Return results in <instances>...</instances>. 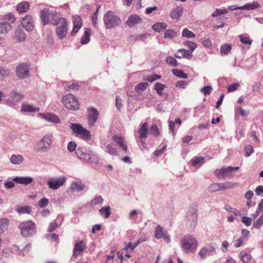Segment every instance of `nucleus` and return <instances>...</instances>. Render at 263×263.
<instances>
[{
  "label": "nucleus",
  "mask_w": 263,
  "mask_h": 263,
  "mask_svg": "<svg viewBox=\"0 0 263 263\" xmlns=\"http://www.w3.org/2000/svg\"><path fill=\"white\" fill-rule=\"evenodd\" d=\"M41 18L44 25L49 23L55 26L61 22V19L65 18L61 17L60 14L55 11H49L48 9H44L40 11Z\"/></svg>",
  "instance_id": "obj_1"
},
{
  "label": "nucleus",
  "mask_w": 263,
  "mask_h": 263,
  "mask_svg": "<svg viewBox=\"0 0 263 263\" xmlns=\"http://www.w3.org/2000/svg\"><path fill=\"white\" fill-rule=\"evenodd\" d=\"M52 143V135L47 134L34 146V151L40 154L47 153L50 149Z\"/></svg>",
  "instance_id": "obj_2"
},
{
  "label": "nucleus",
  "mask_w": 263,
  "mask_h": 263,
  "mask_svg": "<svg viewBox=\"0 0 263 263\" xmlns=\"http://www.w3.org/2000/svg\"><path fill=\"white\" fill-rule=\"evenodd\" d=\"M103 21L106 28L112 29L120 26L121 20L115 12L108 11L104 15Z\"/></svg>",
  "instance_id": "obj_3"
},
{
  "label": "nucleus",
  "mask_w": 263,
  "mask_h": 263,
  "mask_svg": "<svg viewBox=\"0 0 263 263\" xmlns=\"http://www.w3.org/2000/svg\"><path fill=\"white\" fill-rule=\"evenodd\" d=\"M76 155L82 160L86 162L96 163L98 161L97 155L85 147H79L76 149Z\"/></svg>",
  "instance_id": "obj_4"
},
{
  "label": "nucleus",
  "mask_w": 263,
  "mask_h": 263,
  "mask_svg": "<svg viewBox=\"0 0 263 263\" xmlns=\"http://www.w3.org/2000/svg\"><path fill=\"white\" fill-rule=\"evenodd\" d=\"M21 234L24 237H30L35 234L36 227L35 224L31 220L21 222L18 225Z\"/></svg>",
  "instance_id": "obj_5"
},
{
  "label": "nucleus",
  "mask_w": 263,
  "mask_h": 263,
  "mask_svg": "<svg viewBox=\"0 0 263 263\" xmlns=\"http://www.w3.org/2000/svg\"><path fill=\"white\" fill-rule=\"evenodd\" d=\"M197 246V241L196 238L192 235H186L182 240L181 248L186 253L194 252Z\"/></svg>",
  "instance_id": "obj_6"
},
{
  "label": "nucleus",
  "mask_w": 263,
  "mask_h": 263,
  "mask_svg": "<svg viewBox=\"0 0 263 263\" xmlns=\"http://www.w3.org/2000/svg\"><path fill=\"white\" fill-rule=\"evenodd\" d=\"M70 129L76 136L81 138L84 140H87L91 138L90 132L78 123H71Z\"/></svg>",
  "instance_id": "obj_7"
},
{
  "label": "nucleus",
  "mask_w": 263,
  "mask_h": 263,
  "mask_svg": "<svg viewBox=\"0 0 263 263\" xmlns=\"http://www.w3.org/2000/svg\"><path fill=\"white\" fill-rule=\"evenodd\" d=\"M239 169V167L238 166H223L220 169H216L215 170L214 173L216 177L219 179H223L226 177L232 178L233 172L237 171Z\"/></svg>",
  "instance_id": "obj_8"
},
{
  "label": "nucleus",
  "mask_w": 263,
  "mask_h": 263,
  "mask_svg": "<svg viewBox=\"0 0 263 263\" xmlns=\"http://www.w3.org/2000/svg\"><path fill=\"white\" fill-rule=\"evenodd\" d=\"M62 101L67 108L75 110L79 107V103L77 98L71 93L64 96L62 98Z\"/></svg>",
  "instance_id": "obj_9"
},
{
  "label": "nucleus",
  "mask_w": 263,
  "mask_h": 263,
  "mask_svg": "<svg viewBox=\"0 0 263 263\" xmlns=\"http://www.w3.org/2000/svg\"><path fill=\"white\" fill-rule=\"evenodd\" d=\"M197 210L195 206H190L186 218V224L191 229H194L197 224Z\"/></svg>",
  "instance_id": "obj_10"
},
{
  "label": "nucleus",
  "mask_w": 263,
  "mask_h": 263,
  "mask_svg": "<svg viewBox=\"0 0 263 263\" xmlns=\"http://www.w3.org/2000/svg\"><path fill=\"white\" fill-rule=\"evenodd\" d=\"M60 21L61 22L58 24L55 25L57 26L55 32L58 37L60 40H63L67 34V22L65 18L61 19Z\"/></svg>",
  "instance_id": "obj_11"
},
{
  "label": "nucleus",
  "mask_w": 263,
  "mask_h": 263,
  "mask_svg": "<svg viewBox=\"0 0 263 263\" xmlns=\"http://www.w3.org/2000/svg\"><path fill=\"white\" fill-rule=\"evenodd\" d=\"M16 76L20 79H25L29 77L30 68L25 63H21L15 69Z\"/></svg>",
  "instance_id": "obj_12"
},
{
  "label": "nucleus",
  "mask_w": 263,
  "mask_h": 263,
  "mask_svg": "<svg viewBox=\"0 0 263 263\" xmlns=\"http://www.w3.org/2000/svg\"><path fill=\"white\" fill-rule=\"evenodd\" d=\"M66 182V178L64 177L59 178H50L47 182L48 186L53 190H57L63 185Z\"/></svg>",
  "instance_id": "obj_13"
},
{
  "label": "nucleus",
  "mask_w": 263,
  "mask_h": 263,
  "mask_svg": "<svg viewBox=\"0 0 263 263\" xmlns=\"http://www.w3.org/2000/svg\"><path fill=\"white\" fill-rule=\"evenodd\" d=\"M155 237L158 239H163L167 243L171 241L170 236L167 235L166 231L160 225H157L155 228Z\"/></svg>",
  "instance_id": "obj_14"
},
{
  "label": "nucleus",
  "mask_w": 263,
  "mask_h": 263,
  "mask_svg": "<svg viewBox=\"0 0 263 263\" xmlns=\"http://www.w3.org/2000/svg\"><path fill=\"white\" fill-rule=\"evenodd\" d=\"M98 116L99 112L95 108L90 107L88 109V122L90 127L93 126L98 119Z\"/></svg>",
  "instance_id": "obj_15"
},
{
  "label": "nucleus",
  "mask_w": 263,
  "mask_h": 263,
  "mask_svg": "<svg viewBox=\"0 0 263 263\" xmlns=\"http://www.w3.org/2000/svg\"><path fill=\"white\" fill-rule=\"evenodd\" d=\"M22 99V96L15 91H12L9 97L6 100V103L10 106H14Z\"/></svg>",
  "instance_id": "obj_16"
},
{
  "label": "nucleus",
  "mask_w": 263,
  "mask_h": 263,
  "mask_svg": "<svg viewBox=\"0 0 263 263\" xmlns=\"http://www.w3.org/2000/svg\"><path fill=\"white\" fill-rule=\"evenodd\" d=\"M21 23L23 27L28 32L32 31L34 28L33 18L30 15H25L22 19Z\"/></svg>",
  "instance_id": "obj_17"
},
{
  "label": "nucleus",
  "mask_w": 263,
  "mask_h": 263,
  "mask_svg": "<svg viewBox=\"0 0 263 263\" xmlns=\"http://www.w3.org/2000/svg\"><path fill=\"white\" fill-rule=\"evenodd\" d=\"M86 248V246L83 240L77 241L74 246L73 256L76 257L79 256Z\"/></svg>",
  "instance_id": "obj_18"
},
{
  "label": "nucleus",
  "mask_w": 263,
  "mask_h": 263,
  "mask_svg": "<svg viewBox=\"0 0 263 263\" xmlns=\"http://www.w3.org/2000/svg\"><path fill=\"white\" fill-rule=\"evenodd\" d=\"M73 27L71 32V35L76 34L82 26V22L81 17L79 15L73 16Z\"/></svg>",
  "instance_id": "obj_19"
},
{
  "label": "nucleus",
  "mask_w": 263,
  "mask_h": 263,
  "mask_svg": "<svg viewBox=\"0 0 263 263\" xmlns=\"http://www.w3.org/2000/svg\"><path fill=\"white\" fill-rule=\"evenodd\" d=\"M112 139L123 151L126 152L127 151V146L125 144L124 139L122 137L115 135L113 136Z\"/></svg>",
  "instance_id": "obj_20"
},
{
  "label": "nucleus",
  "mask_w": 263,
  "mask_h": 263,
  "mask_svg": "<svg viewBox=\"0 0 263 263\" xmlns=\"http://www.w3.org/2000/svg\"><path fill=\"white\" fill-rule=\"evenodd\" d=\"M142 22V19L137 15H130L126 22L127 25L130 27H133L135 25Z\"/></svg>",
  "instance_id": "obj_21"
},
{
  "label": "nucleus",
  "mask_w": 263,
  "mask_h": 263,
  "mask_svg": "<svg viewBox=\"0 0 263 263\" xmlns=\"http://www.w3.org/2000/svg\"><path fill=\"white\" fill-rule=\"evenodd\" d=\"M26 38V36L23 30L20 27L17 28L14 34V40L17 42L20 43L25 41Z\"/></svg>",
  "instance_id": "obj_22"
},
{
  "label": "nucleus",
  "mask_w": 263,
  "mask_h": 263,
  "mask_svg": "<svg viewBox=\"0 0 263 263\" xmlns=\"http://www.w3.org/2000/svg\"><path fill=\"white\" fill-rule=\"evenodd\" d=\"M174 55L176 58L178 59L184 58L190 60L192 58V54L191 52H189V51L184 49H179L177 51V52L175 53Z\"/></svg>",
  "instance_id": "obj_23"
},
{
  "label": "nucleus",
  "mask_w": 263,
  "mask_h": 263,
  "mask_svg": "<svg viewBox=\"0 0 263 263\" xmlns=\"http://www.w3.org/2000/svg\"><path fill=\"white\" fill-rule=\"evenodd\" d=\"M148 123L145 122L141 125L139 130V138L140 139H145L148 137Z\"/></svg>",
  "instance_id": "obj_24"
},
{
  "label": "nucleus",
  "mask_w": 263,
  "mask_h": 263,
  "mask_svg": "<svg viewBox=\"0 0 263 263\" xmlns=\"http://www.w3.org/2000/svg\"><path fill=\"white\" fill-rule=\"evenodd\" d=\"M85 189L87 190L88 187L80 182H73L70 186V190L72 191L80 192Z\"/></svg>",
  "instance_id": "obj_25"
},
{
  "label": "nucleus",
  "mask_w": 263,
  "mask_h": 263,
  "mask_svg": "<svg viewBox=\"0 0 263 263\" xmlns=\"http://www.w3.org/2000/svg\"><path fill=\"white\" fill-rule=\"evenodd\" d=\"M13 181L17 183L27 185L33 181V178L30 177H16L13 179Z\"/></svg>",
  "instance_id": "obj_26"
},
{
  "label": "nucleus",
  "mask_w": 263,
  "mask_h": 263,
  "mask_svg": "<svg viewBox=\"0 0 263 263\" xmlns=\"http://www.w3.org/2000/svg\"><path fill=\"white\" fill-rule=\"evenodd\" d=\"M213 247H210L209 248H202L199 251L198 255L202 258L204 259L208 256L210 255L211 253L214 251Z\"/></svg>",
  "instance_id": "obj_27"
},
{
  "label": "nucleus",
  "mask_w": 263,
  "mask_h": 263,
  "mask_svg": "<svg viewBox=\"0 0 263 263\" xmlns=\"http://www.w3.org/2000/svg\"><path fill=\"white\" fill-rule=\"evenodd\" d=\"M183 12V8L181 7H177L173 9L170 13V16L173 19H179Z\"/></svg>",
  "instance_id": "obj_28"
},
{
  "label": "nucleus",
  "mask_w": 263,
  "mask_h": 263,
  "mask_svg": "<svg viewBox=\"0 0 263 263\" xmlns=\"http://www.w3.org/2000/svg\"><path fill=\"white\" fill-rule=\"evenodd\" d=\"M29 8V3L23 2L18 4L16 6V10L19 13L26 12Z\"/></svg>",
  "instance_id": "obj_29"
},
{
  "label": "nucleus",
  "mask_w": 263,
  "mask_h": 263,
  "mask_svg": "<svg viewBox=\"0 0 263 263\" xmlns=\"http://www.w3.org/2000/svg\"><path fill=\"white\" fill-rule=\"evenodd\" d=\"M191 165L194 166H200L204 163V158L202 157L193 158L190 161Z\"/></svg>",
  "instance_id": "obj_30"
},
{
  "label": "nucleus",
  "mask_w": 263,
  "mask_h": 263,
  "mask_svg": "<svg viewBox=\"0 0 263 263\" xmlns=\"http://www.w3.org/2000/svg\"><path fill=\"white\" fill-rule=\"evenodd\" d=\"M91 30L90 29L85 28V32L81 40V43L83 45L86 44L89 42Z\"/></svg>",
  "instance_id": "obj_31"
},
{
  "label": "nucleus",
  "mask_w": 263,
  "mask_h": 263,
  "mask_svg": "<svg viewBox=\"0 0 263 263\" xmlns=\"http://www.w3.org/2000/svg\"><path fill=\"white\" fill-rule=\"evenodd\" d=\"M12 29L11 24L7 22L0 23V33H6Z\"/></svg>",
  "instance_id": "obj_32"
},
{
  "label": "nucleus",
  "mask_w": 263,
  "mask_h": 263,
  "mask_svg": "<svg viewBox=\"0 0 263 263\" xmlns=\"http://www.w3.org/2000/svg\"><path fill=\"white\" fill-rule=\"evenodd\" d=\"M259 7V4L257 2H254L252 3H247L242 6H241V10H254Z\"/></svg>",
  "instance_id": "obj_33"
},
{
  "label": "nucleus",
  "mask_w": 263,
  "mask_h": 263,
  "mask_svg": "<svg viewBox=\"0 0 263 263\" xmlns=\"http://www.w3.org/2000/svg\"><path fill=\"white\" fill-rule=\"evenodd\" d=\"M10 161L13 164H20L23 162L24 158L21 155H12L10 158Z\"/></svg>",
  "instance_id": "obj_34"
},
{
  "label": "nucleus",
  "mask_w": 263,
  "mask_h": 263,
  "mask_svg": "<svg viewBox=\"0 0 263 263\" xmlns=\"http://www.w3.org/2000/svg\"><path fill=\"white\" fill-rule=\"evenodd\" d=\"M9 220L7 218L0 219V234L4 233L8 229Z\"/></svg>",
  "instance_id": "obj_35"
},
{
  "label": "nucleus",
  "mask_w": 263,
  "mask_h": 263,
  "mask_svg": "<svg viewBox=\"0 0 263 263\" xmlns=\"http://www.w3.org/2000/svg\"><path fill=\"white\" fill-rule=\"evenodd\" d=\"M44 118L51 122L59 123L61 122L60 118L54 114H48L44 116Z\"/></svg>",
  "instance_id": "obj_36"
},
{
  "label": "nucleus",
  "mask_w": 263,
  "mask_h": 263,
  "mask_svg": "<svg viewBox=\"0 0 263 263\" xmlns=\"http://www.w3.org/2000/svg\"><path fill=\"white\" fill-rule=\"evenodd\" d=\"M220 190H227L233 189L237 186V183L232 182H226L224 183H219Z\"/></svg>",
  "instance_id": "obj_37"
},
{
  "label": "nucleus",
  "mask_w": 263,
  "mask_h": 263,
  "mask_svg": "<svg viewBox=\"0 0 263 263\" xmlns=\"http://www.w3.org/2000/svg\"><path fill=\"white\" fill-rule=\"evenodd\" d=\"M39 108L35 107L29 104H23L21 108V111L23 112H35L39 111Z\"/></svg>",
  "instance_id": "obj_38"
},
{
  "label": "nucleus",
  "mask_w": 263,
  "mask_h": 263,
  "mask_svg": "<svg viewBox=\"0 0 263 263\" xmlns=\"http://www.w3.org/2000/svg\"><path fill=\"white\" fill-rule=\"evenodd\" d=\"M167 27V25L165 23L163 22H159L155 24L153 27L152 28L153 30H154L155 31L160 32L166 29Z\"/></svg>",
  "instance_id": "obj_39"
},
{
  "label": "nucleus",
  "mask_w": 263,
  "mask_h": 263,
  "mask_svg": "<svg viewBox=\"0 0 263 263\" xmlns=\"http://www.w3.org/2000/svg\"><path fill=\"white\" fill-rule=\"evenodd\" d=\"M99 212L104 218H108L109 217L111 214L110 208L109 206L102 208L99 210Z\"/></svg>",
  "instance_id": "obj_40"
},
{
  "label": "nucleus",
  "mask_w": 263,
  "mask_h": 263,
  "mask_svg": "<svg viewBox=\"0 0 263 263\" xmlns=\"http://www.w3.org/2000/svg\"><path fill=\"white\" fill-rule=\"evenodd\" d=\"M166 87V85L157 82L154 85V89L156 90L159 96L163 95V90Z\"/></svg>",
  "instance_id": "obj_41"
},
{
  "label": "nucleus",
  "mask_w": 263,
  "mask_h": 263,
  "mask_svg": "<svg viewBox=\"0 0 263 263\" xmlns=\"http://www.w3.org/2000/svg\"><path fill=\"white\" fill-rule=\"evenodd\" d=\"M172 73L175 76L180 78L183 79H187L188 76L186 73L183 72V71L181 70H179L178 69H173L172 70Z\"/></svg>",
  "instance_id": "obj_42"
},
{
  "label": "nucleus",
  "mask_w": 263,
  "mask_h": 263,
  "mask_svg": "<svg viewBox=\"0 0 263 263\" xmlns=\"http://www.w3.org/2000/svg\"><path fill=\"white\" fill-rule=\"evenodd\" d=\"M177 35V32L173 29H167L165 31L164 37L165 39H173Z\"/></svg>",
  "instance_id": "obj_43"
},
{
  "label": "nucleus",
  "mask_w": 263,
  "mask_h": 263,
  "mask_svg": "<svg viewBox=\"0 0 263 263\" xmlns=\"http://www.w3.org/2000/svg\"><path fill=\"white\" fill-rule=\"evenodd\" d=\"M103 202V199L102 197L101 196H98L91 201L90 204L92 207H93L97 205L102 204Z\"/></svg>",
  "instance_id": "obj_44"
},
{
  "label": "nucleus",
  "mask_w": 263,
  "mask_h": 263,
  "mask_svg": "<svg viewBox=\"0 0 263 263\" xmlns=\"http://www.w3.org/2000/svg\"><path fill=\"white\" fill-rule=\"evenodd\" d=\"M16 211L18 213L30 214L31 212V208L30 206H24L17 208Z\"/></svg>",
  "instance_id": "obj_45"
},
{
  "label": "nucleus",
  "mask_w": 263,
  "mask_h": 263,
  "mask_svg": "<svg viewBox=\"0 0 263 263\" xmlns=\"http://www.w3.org/2000/svg\"><path fill=\"white\" fill-rule=\"evenodd\" d=\"M148 85V84L147 82H142L136 85L135 89L138 93H140L145 90Z\"/></svg>",
  "instance_id": "obj_46"
},
{
  "label": "nucleus",
  "mask_w": 263,
  "mask_h": 263,
  "mask_svg": "<svg viewBox=\"0 0 263 263\" xmlns=\"http://www.w3.org/2000/svg\"><path fill=\"white\" fill-rule=\"evenodd\" d=\"M240 258L241 260L245 263H247L250 261L251 256L250 254L246 253L244 252H241L240 253Z\"/></svg>",
  "instance_id": "obj_47"
},
{
  "label": "nucleus",
  "mask_w": 263,
  "mask_h": 263,
  "mask_svg": "<svg viewBox=\"0 0 263 263\" xmlns=\"http://www.w3.org/2000/svg\"><path fill=\"white\" fill-rule=\"evenodd\" d=\"M208 190L210 192H215L220 191V183H214L211 184L209 186Z\"/></svg>",
  "instance_id": "obj_48"
},
{
  "label": "nucleus",
  "mask_w": 263,
  "mask_h": 263,
  "mask_svg": "<svg viewBox=\"0 0 263 263\" xmlns=\"http://www.w3.org/2000/svg\"><path fill=\"white\" fill-rule=\"evenodd\" d=\"M182 35V36L186 37L187 38H193L195 36V34L189 30L187 28H185L183 30Z\"/></svg>",
  "instance_id": "obj_49"
},
{
  "label": "nucleus",
  "mask_w": 263,
  "mask_h": 263,
  "mask_svg": "<svg viewBox=\"0 0 263 263\" xmlns=\"http://www.w3.org/2000/svg\"><path fill=\"white\" fill-rule=\"evenodd\" d=\"M231 50V47L228 44H226L221 46L220 52L222 55H226Z\"/></svg>",
  "instance_id": "obj_50"
},
{
  "label": "nucleus",
  "mask_w": 263,
  "mask_h": 263,
  "mask_svg": "<svg viewBox=\"0 0 263 263\" xmlns=\"http://www.w3.org/2000/svg\"><path fill=\"white\" fill-rule=\"evenodd\" d=\"M165 62L167 64L176 67L178 65V62L177 60L171 56L166 57Z\"/></svg>",
  "instance_id": "obj_51"
},
{
  "label": "nucleus",
  "mask_w": 263,
  "mask_h": 263,
  "mask_svg": "<svg viewBox=\"0 0 263 263\" xmlns=\"http://www.w3.org/2000/svg\"><path fill=\"white\" fill-rule=\"evenodd\" d=\"M10 70L6 67L0 66V76L8 77L10 75Z\"/></svg>",
  "instance_id": "obj_52"
},
{
  "label": "nucleus",
  "mask_w": 263,
  "mask_h": 263,
  "mask_svg": "<svg viewBox=\"0 0 263 263\" xmlns=\"http://www.w3.org/2000/svg\"><path fill=\"white\" fill-rule=\"evenodd\" d=\"M183 45L189 48L191 50V52H193L197 47L196 44L191 41L184 42Z\"/></svg>",
  "instance_id": "obj_53"
},
{
  "label": "nucleus",
  "mask_w": 263,
  "mask_h": 263,
  "mask_svg": "<svg viewBox=\"0 0 263 263\" xmlns=\"http://www.w3.org/2000/svg\"><path fill=\"white\" fill-rule=\"evenodd\" d=\"M106 152L112 155H118L117 151L116 148H114L112 145L111 144H108L106 146Z\"/></svg>",
  "instance_id": "obj_54"
},
{
  "label": "nucleus",
  "mask_w": 263,
  "mask_h": 263,
  "mask_svg": "<svg viewBox=\"0 0 263 263\" xmlns=\"http://www.w3.org/2000/svg\"><path fill=\"white\" fill-rule=\"evenodd\" d=\"M175 86L180 88L185 89L188 85V82L185 81H179L176 82Z\"/></svg>",
  "instance_id": "obj_55"
},
{
  "label": "nucleus",
  "mask_w": 263,
  "mask_h": 263,
  "mask_svg": "<svg viewBox=\"0 0 263 263\" xmlns=\"http://www.w3.org/2000/svg\"><path fill=\"white\" fill-rule=\"evenodd\" d=\"M100 7H98L95 12L93 14L92 16V24L94 27H96L97 24V20H98V11Z\"/></svg>",
  "instance_id": "obj_56"
},
{
  "label": "nucleus",
  "mask_w": 263,
  "mask_h": 263,
  "mask_svg": "<svg viewBox=\"0 0 263 263\" xmlns=\"http://www.w3.org/2000/svg\"><path fill=\"white\" fill-rule=\"evenodd\" d=\"M150 133L154 136H158L159 135V131L157 126L156 124L151 126L150 129Z\"/></svg>",
  "instance_id": "obj_57"
},
{
  "label": "nucleus",
  "mask_w": 263,
  "mask_h": 263,
  "mask_svg": "<svg viewBox=\"0 0 263 263\" xmlns=\"http://www.w3.org/2000/svg\"><path fill=\"white\" fill-rule=\"evenodd\" d=\"M240 40L242 44L250 45L252 43V41L248 36H245L242 35L239 36Z\"/></svg>",
  "instance_id": "obj_58"
},
{
  "label": "nucleus",
  "mask_w": 263,
  "mask_h": 263,
  "mask_svg": "<svg viewBox=\"0 0 263 263\" xmlns=\"http://www.w3.org/2000/svg\"><path fill=\"white\" fill-rule=\"evenodd\" d=\"M49 203V200L46 198H43L38 201L37 204L41 208H43L47 206Z\"/></svg>",
  "instance_id": "obj_59"
},
{
  "label": "nucleus",
  "mask_w": 263,
  "mask_h": 263,
  "mask_svg": "<svg viewBox=\"0 0 263 263\" xmlns=\"http://www.w3.org/2000/svg\"><path fill=\"white\" fill-rule=\"evenodd\" d=\"M228 13V11L227 9H216L215 11L212 14L213 17H216L219 15L227 14Z\"/></svg>",
  "instance_id": "obj_60"
},
{
  "label": "nucleus",
  "mask_w": 263,
  "mask_h": 263,
  "mask_svg": "<svg viewBox=\"0 0 263 263\" xmlns=\"http://www.w3.org/2000/svg\"><path fill=\"white\" fill-rule=\"evenodd\" d=\"M263 223V216H260V217L253 223V227L255 228L259 229L261 227Z\"/></svg>",
  "instance_id": "obj_61"
},
{
  "label": "nucleus",
  "mask_w": 263,
  "mask_h": 263,
  "mask_svg": "<svg viewBox=\"0 0 263 263\" xmlns=\"http://www.w3.org/2000/svg\"><path fill=\"white\" fill-rule=\"evenodd\" d=\"M149 36V34L148 33H143L141 34H137L134 36H132L135 40H141L144 41L146 37H147Z\"/></svg>",
  "instance_id": "obj_62"
},
{
  "label": "nucleus",
  "mask_w": 263,
  "mask_h": 263,
  "mask_svg": "<svg viewBox=\"0 0 263 263\" xmlns=\"http://www.w3.org/2000/svg\"><path fill=\"white\" fill-rule=\"evenodd\" d=\"M58 226L59 224L57 222V220H55L54 221L50 223L48 231L49 232L54 231L57 229V228H58Z\"/></svg>",
  "instance_id": "obj_63"
},
{
  "label": "nucleus",
  "mask_w": 263,
  "mask_h": 263,
  "mask_svg": "<svg viewBox=\"0 0 263 263\" xmlns=\"http://www.w3.org/2000/svg\"><path fill=\"white\" fill-rule=\"evenodd\" d=\"M212 88L211 86H206L201 89V91L205 95L207 96L211 93Z\"/></svg>",
  "instance_id": "obj_64"
}]
</instances>
